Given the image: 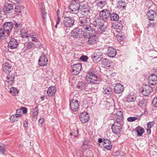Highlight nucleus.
<instances>
[{
    "instance_id": "1",
    "label": "nucleus",
    "mask_w": 157,
    "mask_h": 157,
    "mask_svg": "<svg viewBox=\"0 0 157 157\" xmlns=\"http://www.w3.org/2000/svg\"><path fill=\"white\" fill-rule=\"evenodd\" d=\"M90 19L86 17H80L78 21V24L82 28L84 29V31L86 32L90 31L94 33L95 30L90 26Z\"/></svg>"
},
{
    "instance_id": "2",
    "label": "nucleus",
    "mask_w": 157,
    "mask_h": 157,
    "mask_svg": "<svg viewBox=\"0 0 157 157\" xmlns=\"http://www.w3.org/2000/svg\"><path fill=\"white\" fill-rule=\"evenodd\" d=\"M86 80L89 83L98 84L99 82V79L96 72L93 70H90L86 77Z\"/></svg>"
},
{
    "instance_id": "3",
    "label": "nucleus",
    "mask_w": 157,
    "mask_h": 157,
    "mask_svg": "<svg viewBox=\"0 0 157 157\" xmlns=\"http://www.w3.org/2000/svg\"><path fill=\"white\" fill-rule=\"evenodd\" d=\"M105 22V21L100 18L95 19L94 21L93 25L95 27H97L98 29V32L99 33H101L105 31L106 26L104 25Z\"/></svg>"
},
{
    "instance_id": "4",
    "label": "nucleus",
    "mask_w": 157,
    "mask_h": 157,
    "mask_svg": "<svg viewBox=\"0 0 157 157\" xmlns=\"http://www.w3.org/2000/svg\"><path fill=\"white\" fill-rule=\"evenodd\" d=\"M79 5V2L77 1H72L68 6L69 12L74 13L77 11H78Z\"/></svg>"
},
{
    "instance_id": "5",
    "label": "nucleus",
    "mask_w": 157,
    "mask_h": 157,
    "mask_svg": "<svg viewBox=\"0 0 157 157\" xmlns=\"http://www.w3.org/2000/svg\"><path fill=\"white\" fill-rule=\"evenodd\" d=\"M75 20L71 17H64L63 23L66 28L71 27L74 25Z\"/></svg>"
},
{
    "instance_id": "6",
    "label": "nucleus",
    "mask_w": 157,
    "mask_h": 157,
    "mask_svg": "<svg viewBox=\"0 0 157 157\" xmlns=\"http://www.w3.org/2000/svg\"><path fill=\"white\" fill-rule=\"evenodd\" d=\"M87 32H88V33L86 35H84V36L86 38L88 39V43L90 44H92L95 43L96 42L97 38L94 35L95 34V32L92 33L90 31H88Z\"/></svg>"
},
{
    "instance_id": "7",
    "label": "nucleus",
    "mask_w": 157,
    "mask_h": 157,
    "mask_svg": "<svg viewBox=\"0 0 157 157\" xmlns=\"http://www.w3.org/2000/svg\"><path fill=\"white\" fill-rule=\"evenodd\" d=\"M113 113V118L116 120L115 122L123 123L124 117L122 112L119 110H117L116 112H114Z\"/></svg>"
},
{
    "instance_id": "8",
    "label": "nucleus",
    "mask_w": 157,
    "mask_h": 157,
    "mask_svg": "<svg viewBox=\"0 0 157 157\" xmlns=\"http://www.w3.org/2000/svg\"><path fill=\"white\" fill-rule=\"evenodd\" d=\"M123 124V123L114 122L111 128L113 132L116 135L119 134L121 131V126Z\"/></svg>"
},
{
    "instance_id": "9",
    "label": "nucleus",
    "mask_w": 157,
    "mask_h": 157,
    "mask_svg": "<svg viewBox=\"0 0 157 157\" xmlns=\"http://www.w3.org/2000/svg\"><path fill=\"white\" fill-rule=\"evenodd\" d=\"M110 12L107 9L102 10L100 12L99 17L104 21H106L110 18Z\"/></svg>"
},
{
    "instance_id": "10",
    "label": "nucleus",
    "mask_w": 157,
    "mask_h": 157,
    "mask_svg": "<svg viewBox=\"0 0 157 157\" xmlns=\"http://www.w3.org/2000/svg\"><path fill=\"white\" fill-rule=\"evenodd\" d=\"M83 30L82 28H76L71 31V34L72 36L76 38L80 37L82 35Z\"/></svg>"
},
{
    "instance_id": "11",
    "label": "nucleus",
    "mask_w": 157,
    "mask_h": 157,
    "mask_svg": "<svg viewBox=\"0 0 157 157\" xmlns=\"http://www.w3.org/2000/svg\"><path fill=\"white\" fill-rule=\"evenodd\" d=\"M71 71L73 74L77 75H78L81 69V65L80 63H77L72 65L71 67Z\"/></svg>"
},
{
    "instance_id": "12",
    "label": "nucleus",
    "mask_w": 157,
    "mask_h": 157,
    "mask_svg": "<svg viewBox=\"0 0 157 157\" xmlns=\"http://www.w3.org/2000/svg\"><path fill=\"white\" fill-rule=\"evenodd\" d=\"M90 7L87 4H82L79 6L78 12L81 14H84L85 13L87 14L90 11Z\"/></svg>"
},
{
    "instance_id": "13",
    "label": "nucleus",
    "mask_w": 157,
    "mask_h": 157,
    "mask_svg": "<svg viewBox=\"0 0 157 157\" xmlns=\"http://www.w3.org/2000/svg\"><path fill=\"white\" fill-rule=\"evenodd\" d=\"M70 105L71 109L73 111H76L79 106L78 101L75 99H72L70 102Z\"/></svg>"
},
{
    "instance_id": "14",
    "label": "nucleus",
    "mask_w": 157,
    "mask_h": 157,
    "mask_svg": "<svg viewBox=\"0 0 157 157\" xmlns=\"http://www.w3.org/2000/svg\"><path fill=\"white\" fill-rule=\"evenodd\" d=\"M102 53L100 52H94L92 55V58L94 61L98 62L100 61L102 58Z\"/></svg>"
},
{
    "instance_id": "15",
    "label": "nucleus",
    "mask_w": 157,
    "mask_h": 157,
    "mask_svg": "<svg viewBox=\"0 0 157 157\" xmlns=\"http://www.w3.org/2000/svg\"><path fill=\"white\" fill-rule=\"evenodd\" d=\"M152 91V87L149 85L144 86L143 89L141 90V93L145 96H148Z\"/></svg>"
},
{
    "instance_id": "16",
    "label": "nucleus",
    "mask_w": 157,
    "mask_h": 157,
    "mask_svg": "<svg viewBox=\"0 0 157 157\" xmlns=\"http://www.w3.org/2000/svg\"><path fill=\"white\" fill-rule=\"evenodd\" d=\"M13 27V24L11 22H7L5 23L3 25V28L5 33L9 35V33L10 32Z\"/></svg>"
},
{
    "instance_id": "17",
    "label": "nucleus",
    "mask_w": 157,
    "mask_h": 157,
    "mask_svg": "<svg viewBox=\"0 0 157 157\" xmlns=\"http://www.w3.org/2000/svg\"><path fill=\"white\" fill-rule=\"evenodd\" d=\"M38 61L40 66H44L47 64L48 59L47 56L43 54L40 56Z\"/></svg>"
},
{
    "instance_id": "18",
    "label": "nucleus",
    "mask_w": 157,
    "mask_h": 157,
    "mask_svg": "<svg viewBox=\"0 0 157 157\" xmlns=\"http://www.w3.org/2000/svg\"><path fill=\"white\" fill-rule=\"evenodd\" d=\"M89 115L87 112H83L80 114L79 119L82 122L85 123L89 121Z\"/></svg>"
},
{
    "instance_id": "19",
    "label": "nucleus",
    "mask_w": 157,
    "mask_h": 157,
    "mask_svg": "<svg viewBox=\"0 0 157 157\" xmlns=\"http://www.w3.org/2000/svg\"><path fill=\"white\" fill-rule=\"evenodd\" d=\"M148 81L151 85H155L157 83V76L154 74H151L148 77Z\"/></svg>"
},
{
    "instance_id": "20",
    "label": "nucleus",
    "mask_w": 157,
    "mask_h": 157,
    "mask_svg": "<svg viewBox=\"0 0 157 157\" xmlns=\"http://www.w3.org/2000/svg\"><path fill=\"white\" fill-rule=\"evenodd\" d=\"M18 43L17 40L14 38H12L10 39L9 44V47L13 49L17 48L18 45Z\"/></svg>"
},
{
    "instance_id": "21",
    "label": "nucleus",
    "mask_w": 157,
    "mask_h": 157,
    "mask_svg": "<svg viewBox=\"0 0 157 157\" xmlns=\"http://www.w3.org/2000/svg\"><path fill=\"white\" fill-rule=\"evenodd\" d=\"M12 67L11 64L8 62H5L3 64V70L6 73H9L11 71Z\"/></svg>"
},
{
    "instance_id": "22",
    "label": "nucleus",
    "mask_w": 157,
    "mask_h": 157,
    "mask_svg": "<svg viewBox=\"0 0 157 157\" xmlns=\"http://www.w3.org/2000/svg\"><path fill=\"white\" fill-rule=\"evenodd\" d=\"M147 18L150 21H153L156 17L155 11L153 10H150L147 13Z\"/></svg>"
},
{
    "instance_id": "23",
    "label": "nucleus",
    "mask_w": 157,
    "mask_h": 157,
    "mask_svg": "<svg viewBox=\"0 0 157 157\" xmlns=\"http://www.w3.org/2000/svg\"><path fill=\"white\" fill-rule=\"evenodd\" d=\"M103 93L109 96H111L113 93V90L110 86H105L103 88Z\"/></svg>"
},
{
    "instance_id": "24",
    "label": "nucleus",
    "mask_w": 157,
    "mask_h": 157,
    "mask_svg": "<svg viewBox=\"0 0 157 157\" xmlns=\"http://www.w3.org/2000/svg\"><path fill=\"white\" fill-rule=\"evenodd\" d=\"M3 10L5 13H9L10 11L13 10V7L12 4L6 3L4 6Z\"/></svg>"
},
{
    "instance_id": "25",
    "label": "nucleus",
    "mask_w": 157,
    "mask_h": 157,
    "mask_svg": "<svg viewBox=\"0 0 157 157\" xmlns=\"http://www.w3.org/2000/svg\"><path fill=\"white\" fill-rule=\"evenodd\" d=\"M115 92L117 94L123 92L124 87L120 83H117L115 86L114 88Z\"/></svg>"
},
{
    "instance_id": "26",
    "label": "nucleus",
    "mask_w": 157,
    "mask_h": 157,
    "mask_svg": "<svg viewBox=\"0 0 157 157\" xmlns=\"http://www.w3.org/2000/svg\"><path fill=\"white\" fill-rule=\"evenodd\" d=\"M107 53L109 56L114 57L116 55L117 51L113 48L110 47L108 48Z\"/></svg>"
},
{
    "instance_id": "27",
    "label": "nucleus",
    "mask_w": 157,
    "mask_h": 157,
    "mask_svg": "<svg viewBox=\"0 0 157 157\" xmlns=\"http://www.w3.org/2000/svg\"><path fill=\"white\" fill-rule=\"evenodd\" d=\"M101 64L102 67L106 68H109L110 66V62L106 58H105L102 60Z\"/></svg>"
},
{
    "instance_id": "28",
    "label": "nucleus",
    "mask_w": 157,
    "mask_h": 157,
    "mask_svg": "<svg viewBox=\"0 0 157 157\" xmlns=\"http://www.w3.org/2000/svg\"><path fill=\"white\" fill-rule=\"evenodd\" d=\"M56 89L54 86H51L47 90V93L49 96H51L56 93Z\"/></svg>"
},
{
    "instance_id": "29",
    "label": "nucleus",
    "mask_w": 157,
    "mask_h": 157,
    "mask_svg": "<svg viewBox=\"0 0 157 157\" xmlns=\"http://www.w3.org/2000/svg\"><path fill=\"white\" fill-rule=\"evenodd\" d=\"M136 97L132 92L130 93L127 97V101L128 102H133L136 100Z\"/></svg>"
},
{
    "instance_id": "30",
    "label": "nucleus",
    "mask_w": 157,
    "mask_h": 157,
    "mask_svg": "<svg viewBox=\"0 0 157 157\" xmlns=\"http://www.w3.org/2000/svg\"><path fill=\"white\" fill-rule=\"evenodd\" d=\"M86 84L82 82H79L77 86V88L81 90H85L86 87Z\"/></svg>"
},
{
    "instance_id": "31",
    "label": "nucleus",
    "mask_w": 157,
    "mask_h": 157,
    "mask_svg": "<svg viewBox=\"0 0 157 157\" xmlns=\"http://www.w3.org/2000/svg\"><path fill=\"white\" fill-rule=\"evenodd\" d=\"M117 6L121 9H124L126 6V4L124 0H117Z\"/></svg>"
},
{
    "instance_id": "32",
    "label": "nucleus",
    "mask_w": 157,
    "mask_h": 157,
    "mask_svg": "<svg viewBox=\"0 0 157 157\" xmlns=\"http://www.w3.org/2000/svg\"><path fill=\"white\" fill-rule=\"evenodd\" d=\"M19 115V114H15L11 116L10 117V121L13 122L17 121L20 118Z\"/></svg>"
},
{
    "instance_id": "33",
    "label": "nucleus",
    "mask_w": 157,
    "mask_h": 157,
    "mask_svg": "<svg viewBox=\"0 0 157 157\" xmlns=\"http://www.w3.org/2000/svg\"><path fill=\"white\" fill-rule=\"evenodd\" d=\"M20 32L22 37L25 38L29 37V34L28 33V32L26 30H25L24 29H21Z\"/></svg>"
},
{
    "instance_id": "34",
    "label": "nucleus",
    "mask_w": 157,
    "mask_h": 157,
    "mask_svg": "<svg viewBox=\"0 0 157 157\" xmlns=\"http://www.w3.org/2000/svg\"><path fill=\"white\" fill-rule=\"evenodd\" d=\"M136 130L137 132V135L139 136H141L144 132V130L142 127H138L136 129Z\"/></svg>"
},
{
    "instance_id": "35",
    "label": "nucleus",
    "mask_w": 157,
    "mask_h": 157,
    "mask_svg": "<svg viewBox=\"0 0 157 157\" xmlns=\"http://www.w3.org/2000/svg\"><path fill=\"white\" fill-rule=\"evenodd\" d=\"M110 18L112 21H116L118 19L119 16L116 13H113L111 14H110Z\"/></svg>"
},
{
    "instance_id": "36",
    "label": "nucleus",
    "mask_w": 157,
    "mask_h": 157,
    "mask_svg": "<svg viewBox=\"0 0 157 157\" xmlns=\"http://www.w3.org/2000/svg\"><path fill=\"white\" fill-rule=\"evenodd\" d=\"M113 27L116 29H121L123 27V25L121 23L116 22L113 24Z\"/></svg>"
},
{
    "instance_id": "37",
    "label": "nucleus",
    "mask_w": 157,
    "mask_h": 157,
    "mask_svg": "<svg viewBox=\"0 0 157 157\" xmlns=\"http://www.w3.org/2000/svg\"><path fill=\"white\" fill-rule=\"evenodd\" d=\"M29 37H30L33 41L37 42L38 41V39L37 35L35 33H31L29 35Z\"/></svg>"
},
{
    "instance_id": "38",
    "label": "nucleus",
    "mask_w": 157,
    "mask_h": 157,
    "mask_svg": "<svg viewBox=\"0 0 157 157\" xmlns=\"http://www.w3.org/2000/svg\"><path fill=\"white\" fill-rule=\"evenodd\" d=\"M7 80L8 81L7 82H13L15 78V75L14 74H11L8 75L6 77Z\"/></svg>"
},
{
    "instance_id": "39",
    "label": "nucleus",
    "mask_w": 157,
    "mask_h": 157,
    "mask_svg": "<svg viewBox=\"0 0 157 157\" xmlns=\"http://www.w3.org/2000/svg\"><path fill=\"white\" fill-rule=\"evenodd\" d=\"M10 92L13 95H16L18 93L17 89L14 87L11 88L10 90Z\"/></svg>"
},
{
    "instance_id": "40",
    "label": "nucleus",
    "mask_w": 157,
    "mask_h": 157,
    "mask_svg": "<svg viewBox=\"0 0 157 157\" xmlns=\"http://www.w3.org/2000/svg\"><path fill=\"white\" fill-rule=\"evenodd\" d=\"M103 147L106 148L107 150H110L112 147V145L111 144L110 141L109 142V144H103Z\"/></svg>"
},
{
    "instance_id": "41",
    "label": "nucleus",
    "mask_w": 157,
    "mask_h": 157,
    "mask_svg": "<svg viewBox=\"0 0 157 157\" xmlns=\"http://www.w3.org/2000/svg\"><path fill=\"white\" fill-rule=\"evenodd\" d=\"M34 46L33 43L31 41H30L28 43L25 45V47L28 49H29L32 48Z\"/></svg>"
},
{
    "instance_id": "42",
    "label": "nucleus",
    "mask_w": 157,
    "mask_h": 157,
    "mask_svg": "<svg viewBox=\"0 0 157 157\" xmlns=\"http://www.w3.org/2000/svg\"><path fill=\"white\" fill-rule=\"evenodd\" d=\"M155 124V122L154 121L150 122L147 124V127L151 129V128L153 127L154 124Z\"/></svg>"
},
{
    "instance_id": "43",
    "label": "nucleus",
    "mask_w": 157,
    "mask_h": 157,
    "mask_svg": "<svg viewBox=\"0 0 157 157\" xmlns=\"http://www.w3.org/2000/svg\"><path fill=\"white\" fill-rule=\"evenodd\" d=\"M14 10L16 12L20 13H21V7L19 6H16L14 8Z\"/></svg>"
},
{
    "instance_id": "44",
    "label": "nucleus",
    "mask_w": 157,
    "mask_h": 157,
    "mask_svg": "<svg viewBox=\"0 0 157 157\" xmlns=\"http://www.w3.org/2000/svg\"><path fill=\"white\" fill-rule=\"evenodd\" d=\"M137 119V117H130L127 118V120L129 122H132L136 121Z\"/></svg>"
},
{
    "instance_id": "45",
    "label": "nucleus",
    "mask_w": 157,
    "mask_h": 157,
    "mask_svg": "<svg viewBox=\"0 0 157 157\" xmlns=\"http://www.w3.org/2000/svg\"><path fill=\"white\" fill-rule=\"evenodd\" d=\"M152 104L155 107L157 108V96L154 98L152 101Z\"/></svg>"
},
{
    "instance_id": "46",
    "label": "nucleus",
    "mask_w": 157,
    "mask_h": 157,
    "mask_svg": "<svg viewBox=\"0 0 157 157\" xmlns=\"http://www.w3.org/2000/svg\"><path fill=\"white\" fill-rule=\"evenodd\" d=\"M118 40H122L124 39V36L121 34H119L117 36Z\"/></svg>"
},
{
    "instance_id": "47",
    "label": "nucleus",
    "mask_w": 157,
    "mask_h": 157,
    "mask_svg": "<svg viewBox=\"0 0 157 157\" xmlns=\"http://www.w3.org/2000/svg\"><path fill=\"white\" fill-rule=\"evenodd\" d=\"M5 147L3 145H1L0 144V153L4 154L5 152Z\"/></svg>"
},
{
    "instance_id": "48",
    "label": "nucleus",
    "mask_w": 157,
    "mask_h": 157,
    "mask_svg": "<svg viewBox=\"0 0 157 157\" xmlns=\"http://www.w3.org/2000/svg\"><path fill=\"white\" fill-rule=\"evenodd\" d=\"M80 59L83 61H86L88 59V57L85 56H82L80 58Z\"/></svg>"
},
{
    "instance_id": "49",
    "label": "nucleus",
    "mask_w": 157,
    "mask_h": 157,
    "mask_svg": "<svg viewBox=\"0 0 157 157\" xmlns=\"http://www.w3.org/2000/svg\"><path fill=\"white\" fill-rule=\"evenodd\" d=\"M4 30L0 29V39L4 36L5 33Z\"/></svg>"
},
{
    "instance_id": "50",
    "label": "nucleus",
    "mask_w": 157,
    "mask_h": 157,
    "mask_svg": "<svg viewBox=\"0 0 157 157\" xmlns=\"http://www.w3.org/2000/svg\"><path fill=\"white\" fill-rule=\"evenodd\" d=\"M38 113V106H37L33 110V113L35 115H37Z\"/></svg>"
},
{
    "instance_id": "51",
    "label": "nucleus",
    "mask_w": 157,
    "mask_h": 157,
    "mask_svg": "<svg viewBox=\"0 0 157 157\" xmlns=\"http://www.w3.org/2000/svg\"><path fill=\"white\" fill-rule=\"evenodd\" d=\"M98 4L102 5H104L105 4H106V2L105 0H102L101 1H99V2H98Z\"/></svg>"
},
{
    "instance_id": "52",
    "label": "nucleus",
    "mask_w": 157,
    "mask_h": 157,
    "mask_svg": "<svg viewBox=\"0 0 157 157\" xmlns=\"http://www.w3.org/2000/svg\"><path fill=\"white\" fill-rule=\"evenodd\" d=\"M42 14V17L43 19V21L44 22L46 21V15H47V13H44Z\"/></svg>"
},
{
    "instance_id": "53",
    "label": "nucleus",
    "mask_w": 157,
    "mask_h": 157,
    "mask_svg": "<svg viewBox=\"0 0 157 157\" xmlns=\"http://www.w3.org/2000/svg\"><path fill=\"white\" fill-rule=\"evenodd\" d=\"M13 25H14L16 28H17L18 27H21L22 26V25L19 22H15L14 24H13Z\"/></svg>"
},
{
    "instance_id": "54",
    "label": "nucleus",
    "mask_w": 157,
    "mask_h": 157,
    "mask_svg": "<svg viewBox=\"0 0 157 157\" xmlns=\"http://www.w3.org/2000/svg\"><path fill=\"white\" fill-rule=\"evenodd\" d=\"M21 109L22 111V112H23V113L26 114L27 112V109L25 107H22L21 108Z\"/></svg>"
},
{
    "instance_id": "55",
    "label": "nucleus",
    "mask_w": 157,
    "mask_h": 157,
    "mask_svg": "<svg viewBox=\"0 0 157 157\" xmlns=\"http://www.w3.org/2000/svg\"><path fill=\"white\" fill-rule=\"evenodd\" d=\"M16 114H19V117H21V114H22V111H21V108L20 109H17V110H16Z\"/></svg>"
},
{
    "instance_id": "56",
    "label": "nucleus",
    "mask_w": 157,
    "mask_h": 157,
    "mask_svg": "<svg viewBox=\"0 0 157 157\" xmlns=\"http://www.w3.org/2000/svg\"><path fill=\"white\" fill-rule=\"evenodd\" d=\"M37 115H35L33 113L32 115V120L33 121H36L37 120Z\"/></svg>"
},
{
    "instance_id": "57",
    "label": "nucleus",
    "mask_w": 157,
    "mask_h": 157,
    "mask_svg": "<svg viewBox=\"0 0 157 157\" xmlns=\"http://www.w3.org/2000/svg\"><path fill=\"white\" fill-rule=\"evenodd\" d=\"M117 157H123L124 156V154L122 152H117Z\"/></svg>"
},
{
    "instance_id": "58",
    "label": "nucleus",
    "mask_w": 157,
    "mask_h": 157,
    "mask_svg": "<svg viewBox=\"0 0 157 157\" xmlns=\"http://www.w3.org/2000/svg\"><path fill=\"white\" fill-rule=\"evenodd\" d=\"M110 141V140L108 139H104L103 141V144H109V143Z\"/></svg>"
},
{
    "instance_id": "59",
    "label": "nucleus",
    "mask_w": 157,
    "mask_h": 157,
    "mask_svg": "<svg viewBox=\"0 0 157 157\" xmlns=\"http://www.w3.org/2000/svg\"><path fill=\"white\" fill-rule=\"evenodd\" d=\"M87 145H86V142H84L83 143V145L82 146V148L83 149H86L87 147Z\"/></svg>"
},
{
    "instance_id": "60",
    "label": "nucleus",
    "mask_w": 157,
    "mask_h": 157,
    "mask_svg": "<svg viewBox=\"0 0 157 157\" xmlns=\"http://www.w3.org/2000/svg\"><path fill=\"white\" fill-rule=\"evenodd\" d=\"M40 10L41 11L42 14V13L43 14V13H45V9L44 6H42Z\"/></svg>"
},
{
    "instance_id": "61",
    "label": "nucleus",
    "mask_w": 157,
    "mask_h": 157,
    "mask_svg": "<svg viewBox=\"0 0 157 157\" xmlns=\"http://www.w3.org/2000/svg\"><path fill=\"white\" fill-rule=\"evenodd\" d=\"M44 119L43 118H40L39 121V122L42 124L44 121Z\"/></svg>"
},
{
    "instance_id": "62",
    "label": "nucleus",
    "mask_w": 157,
    "mask_h": 157,
    "mask_svg": "<svg viewBox=\"0 0 157 157\" xmlns=\"http://www.w3.org/2000/svg\"><path fill=\"white\" fill-rule=\"evenodd\" d=\"M146 130H147V133L148 134H151V128H147V127Z\"/></svg>"
},
{
    "instance_id": "63",
    "label": "nucleus",
    "mask_w": 157,
    "mask_h": 157,
    "mask_svg": "<svg viewBox=\"0 0 157 157\" xmlns=\"http://www.w3.org/2000/svg\"><path fill=\"white\" fill-rule=\"evenodd\" d=\"M28 122L26 121H25L24 123V126L25 127H28Z\"/></svg>"
},
{
    "instance_id": "64",
    "label": "nucleus",
    "mask_w": 157,
    "mask_h": 157,
    "mask_svg": "<svg viewBox=\"0 0 157 157\" xmlns=\"http://www.w3.org/2000/svg\"><path fill=\"white\" fill-rule=\"evenodd\" d=\"M60 17H57V21L56 22V24H59V22H60Z\"/></svg>"
}]
</instances>
